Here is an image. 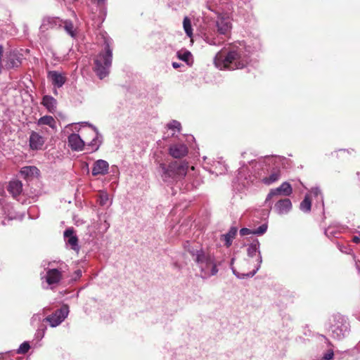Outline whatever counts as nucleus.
Returning a JSON list of instances; mask_svg holds the SVG:
<instances>
[{"label":"nucleus","mask_w":360,"mask_h":360,"mask_svg":"<svg viewBox=\"0 0 360 360\" xmlns=\"http://www.w3.org/2000/svg\"><path fill=\"white\" fill-rule=\"evenodd\" d=\"M243 169H243V167H241V168H240V169H239L238 174H239L240 175V174H241V173L243 172Z\"/></svg>","instance_id":"49"},{"label":"nucleus","mask_w":360,"mask_h":360,"mask_svg":"<svg viewBox=\"0 0 360 360\" xmlns=\"http://www.w3.org/2000/svg\"><path fill=\"white\" fill-rule=\"evenodd\" d=\"M238 232V229L236 226L230 228L229 231L221 236V240L224 242V245L227 248L230 247L232 244L233 240L235 238Z\"/></svg>","instance_id":"24"},{"label":"nucleus","mask_w":360,"mask_h":360,"mask_svg":"<svg viewBox=\"0 0 360 360\" xmlns=\"http://www.w3.org/2000/svg\"><path fill=\"white\" fill-rule=\"evenodd\" d=\"M68 146L72 150L82 151L84 150L85 141L77 134H71L68 136Z\"/></svg>","instance_id":"16"},{"label":"nucleus","mask_w":360,"mask_h":360,"mask_svg":"<svg viewBox=\"0 0 360 360\" xmlns=\"http://www.w3.org/2000/svg\"><path fill=\"white\" fill-rule=\"evenodd\" d=\"M167 127L168 129L172 130H176L178 131H180L181 130V123L176 120H172L169 122Z\"/></svg>","instance_id":"35"},{"label":"nucleus","mask_w":360,"mask_h":360,"mask_svg":"<svg viewBox=\"0 0 360 360\" xmlns=\"http://www.w3.org/2000/svg\"><path fill=\"white\" fill-rule=\"evenodd\" d=\"M109 164L104 160H98L94 163L92 175H105L108 173Z\"/></svg>","instance_id":"17"},{"label":"nucleus","mask_w":360,"mask_h":360,"mask_svg":"<svg viewBox=\"0 0 360 360\" xmlns=\"http://www.w3.org/2000/svg\"><path fill=\"white\" fill-rule=\"evenodd\" d=\"M68 266L61 262H52L49 263V266L45 269L46 274H41L42 283L45 281L47 286H44V288H53L55 285H58L62 280L63 274L65 273Z\"/></svg>","instance_id":"6"},{"label":"nucleus","mask_w":360,"mask_h":360,"mask_svg":"<svg viewBox=\"0 0 360 360\" xmlns=\"http://www.w3.org/2000/svg\"><path fill=\"white\" fill-rule=\"evenodd\" d=\"M334 322L330 327L331 335L335 339L341 340L349 333V323L343 316L340 315L334 317Z\"/></svg>","instance_id":"8"},{"label":"nucleus","mask_w":360,"mask_h":360,"mask_svg":"<svg viewBox=\"0 0 360 360\" xmlns=\"http://www.w3.org/2000/svg\"><path fill=\"white\" fill-rule=\"evenodd\" d=\"M329 233H331V232H330V229H326V231H325V233H326L327 236H328Z\"/></svg>","instance_id":"48"},{"label":"nucleus","mask_w":360,"mask_h":360,"mask_svg":"<svg viewBox=\"0 0 360 360\" xmlns=\"http://www.w3.org/2000/svg\"><path fill=\"white\" fill-rule=\"evenodd\" d=\"M41 104L51 113H53L56 110L57 101L51 96H44L42 98Z\"/></svg>","instance_id":"23"},{"label":"nucleus","mask_w":360,"mask_h":360,"mask_svg":"<svg viewBox=\"0 0 360 360\" xmlns=\"http://www.w3.org/2000/svg\"><path fill=\"white\" fill-rule=\"evenodd\" d=\"M41 321V317L39 314H35L31 318V324L34 325L35 323H40Z\"/></svg>","instance_id":"40"},{"label":"nucleus","mask_w":360,"mask_h":360,"mask_svg":"<svg viewBox=\"0 0 360 360\" xmlns=\"http://www.w3.org/2000/svg\"><path fill=\"white\" fill-rule=\"evenodd\" d=\"M0 206L1 210L8 219H13L15 218V214L13 211V207L6 202V198L4 195H0Z\"/></svg>","instance_id":"22"},{"label":"nucleus","mask_w":360,"mask_h":360,"mask_svg":"<svg viewBox=\"0 0 360 360\" xmlns=\"http://www.w3.org/2000/svg\"><path fill=\"white\" fill-rule=\"evenodd\" d=\"M352 242L354 243H360V236H354L352 238Z\"/></svg>","instance_id":"44"},{"label":"nucleus","mask_w":360,"mask_h":360,"mask_svg":"<svg viewBox=\"0 0 360 360\" xmlns=\"http://www.w3.org/2000/svg\"><path fill=\"white\" fill-rule=\"evenodd\" d=\"M46 330V326L43 323H40V325L38 327V328L36 331V333H35L36 338H37L39 340H41L45 335Z\"/></svg>","instance_id":"33"},{"label":"nucleus","mask_w":360,"mask_h":360,"mask_svg":"<svg viewBox=\"0 0 360 360\" xmlns=\"http://www.w3.org/2000/svg\"><path fill=\"white\" fill-rule=\"evenodd\" d=\"M3 46L0 45V58H1L2 53H3Z\"/></svg>","instance_id":"47"},{"label":"nucleus","mask_w":360,"mask_h":360,"mask_svg":"<svg viewBox=\"0 0 360 360\" xmlns=\"http://www.w3.org/2000/svg\"><path fill=\"white\" fill-rule=\"evenodd\" d=\"M47 77L51 81L54 88L62 87L66 82L65 75L56 70L49 71Z\"/></svg>","instance_id":"15"},{"label":"nucleus","mask_w":360,"mask_h":360,"mask_svg":"<svg viewBox=\"0 0 360 360\" xmlns=\"http://www.w3.org/2000/svg\"><path fill=\"white\" fill-rule=\"evenodd\" d=\"M204 168L210 173L216 175L224 174L227 171V167L222 158H218L217 160H212L207 157L203 158Z\"/></svg>","instance_id":"9"},{"label":"nucleus","mask_w":360,"mask_h":360,"mask_svg":"<svg viewBox=\"0 0 360 360\" xmlns=\"http://www.w3.org/2000/svg\"><path fill=\"white\" fill-rule=\"evenodd\" d=\"M308 195H309L310 198L313 197L317 203H319L323 206V196L319 187L312 188L310 191V193Z\"/></svg>","instance_id":"29"},{"label":"nucleus","mask_w":360,"mask_h":360,"mask_svg":"<svg viewBox=\"0 0 360 360\" xmlns=\"http://www.w3.org/2000/svg\"><path fill=\"white\" fill-rule=\"evenodd\" d=\"M356 269H358L359 271H360V269H359V265L357 264V263H356Z\"/></svg>","instance_id":"51"},{"label":"nucleus","mask_w":360,"mask_h":360,"mask_svg":"<svg viewBox=\"0 0 360 360\" xmlns=\"http://www.w3.org/2000/svg\"><path fill=\"white\" fill-rule=\"evenodd\" d=\"M250 50L243 41L229 44L215 56L214 63L221 70L243 69L250 63Z\"/></svg>","instance_id":"1"},{"label":"nucleus","mask_w":360,"mask_h":360,"mask_svg":"<svg viewBox=\"0 0 360 360\" xmlns=\"http://www.w3.org/2000/svg\"><path fill=\"white\" fill-rule=\"evenodd\" d=\"M259 242L258 240L253 241L251 244H250L247 248V254L249 257H254L257 255L256 263L254 264V268L252 271L248 273H239L233 267L232 271L233 274L240 279H244L245 278H251L256 274L258 270L260 269L261 264L262 263V257L259 250Z\"/></svg>","instance_id":"7"},{"label":"nucleus","mask_w":360,"mask_h":360,"mask_svg":"<svg viewBox=\"0 0 360 360\" xmlns=\"http://www.w3.org/2000/svg\"><path fill=\"white\" fill-rule=\"evenodd\" d=\"M68 306L63 304L59 309L46 316L42 321L48 322L51 327L55 328L59 326L68 317Z\"/></svg>","instance_id":"10"},{"label":"nucleus","mask_w":360,"mask_h":360,"mask_svg":"<svg viewBox=\"0 0 360 360\" xmlns=\"http://www.w3.org/2000/svg\"><path fill=\"white\" fill-rule=\"evenodd\" d=\"M64 237L67 240V243L70 245L72 250L76 251L79 250V247L78 245V239L77 236L74 235V232L72 229H68L65 231Z\"/></svg>","instance_id":"21"},{"label":"nucleus","mask_w":360,"mask_h":360,"mask_svg":"<svg viewBox=\"0 0 360 360\" xmlns=\"http://www.w3.org/2000/svg\"><path fill=\"white\" fill-rule=\"evenodd\" d=\"M98 5L101 6L105 4V0H97Z\"/></svg>","instance_id":"46"},{"label":"nucleus","mask_w":360,"mask_h":360,"mask_svg":"<svg viewBox=\"0 0 360 360\" xmlns=\"http://www.w3.org/2000/svg\"><path fill=\"white\" fill-rule=\"evenodd\" d=\"M311 202L309 195H306L303 200L300 202V209L301 211L305 213H308L311 211Z\"/></svg>","instance_id":"30"},{"label":"nucleus","mask_w":360,"mask_h":360,"mask_svg":"<svg viewBox=\"0 0 360 360\" xmlns=\"http://www.w3.org/2000/svg\"><path fill=\"white\" fill-rule=\"evenodd\" d=\"M158 172L162 180L168 183L180 180L186 176H187V179L193 188H197L202 182V178L197 174L195 167L192 166L188 169V164L186 162H179L174 161L168 165L160 163Z\"/></svg>","instance_id":"2"},{"label":"nucleus","mask_w":360,"mask_h":360,"mask_svg":"<svg viewBox=\"0 0 360 360\" xmlns=\"http://www.w3.org/2000/svg\"><path fill=\"white\" fill-rule=\"evenodd\" d=\"M1 70H2L1 58H0V73L1 72Z\"/></svg>","instance_id":"50"},{"label":"nucleus","mask_w":360,"mask_h":360,"mask_svg":"<svg viewBox=\"0 0 360 360\" xmlns=\"http://www.w3.org/2000/svg\"><path fill=\"white\" fill-rule=\"evenodd\" d=\"M39 170L35 166H25L21 168L20 174L21 176L27 179H32L39 176Z\"/></svg>","instance_id":"19"},{"label":"nucleus","mask_w":360,"mask_h":360,"mask_svg":"<svg viewBox=\"0 0 360 360\" xmlns=\"http://www.w3.org/2000/svg\"><path fill=\"white\" fill-rule=\"evenodd\" d=\"M30 347V346L29 342H24L23 343H22L20 345L19 348L14 353H15V354H25L26 352H28Z\"/></svg>","instance_id":"34"},{"label":"nucleus","mask_w":360,"mask_h":360,"mask_svg":"<svg viewBox=\"0 0 360 360\" xmlns=\"http://www.w3.org/2000/svg\"><path fill=\"white\" fill-rule=\"evenodd\" d=\"M65 31L72 37H75V34H74V30H73V28H74V26L72 25V23L71 22H69V21H66L65 22Z\"/></svg>","instance_id":"37"},{"label":"nucleus","mask_w":360,"mask_h":360,"mask_svg":"<svg viewBox=\"0 0 360 360\" xmlns=\"http://www.w3.org/2000/svg\"><path fill=\"white\" fill-rule=\"evenodd\" d=\"M188 252L199 269L202 278H210L217 274V266L220 263L217 261L214 253L202 248H188Z\"/></svg>","instance_id":"3"},{"label":"nucleus","mask_w":360,"mask_h":360,"mask_svg":"<svg viewBox=\"0 0 360 360\" xmlns=\"http://www.w3.org/2000/svg\"><path fill=\"white\" fill-rule=\"evenodd\" d=\"M292 208V204L289 198H283L278 200L274 206V211L279 215L288 214Z\"/></svg>","instance_id":"13"},{"label":"nucleus","mask_w":360,"mask_h":360,"mask_svg":"<svg viewBox=\"0 0 360 360\" xmlns=\"http://www.w3.org/2000/svg\"><path fill=\"white\" fill-rule=\"evenodd\" d=\"M188 148L184 143H174L169 148V154L176 159L184 158L188 154Z\"/></svg>","instance_id":"14"},{"label":"nucleus","mask_w":360,"mask_h":360,"mask_svg":"<svg viewBox=\"0 0 360 360\" xmlns=\"http://www.w3.org/2000/svg\"><path fill=\"white\" fill-rule=\"evenodd\" d=\"M183 27L186 35L191 38L193 36V28L191 25V21L188 17H185L184 18Z\"/></svg>","instance_id":"31"},{"label":"nucleus","mask_w":360,"mask_h":360,"mask_svg":"<svg viewBox=\"0 0 360 360\" xmlns=\"http://www.w3.org/2000/svg\"><path fill=\"white\" fill-rule=\"evenodd\" d=\"M217 35L208 34L205 35V41L213 46H219L224 41V37H229L232 28L231 20L228 15H219L216 20Z\"/></svg>","instance_id":"5"},{"label":"nucleus","mask_w":360,"mask_h":360,"mask_svg":"<svg viewBox=\"0 0 360 360\" xmlns=\"http://www.w3.org/2000/svg\"><path fill=\"white\" fill-rule=\"evenodd\" d=\"M340 250H341V252H346V251L343 250H344V248H342V249H341V248H340Z\"/></svg>","instance_id":"52"},{"label":"nucleus","mask_w":360,"mask_h":360,"mask_svg":"<svg viewBox=\"0 0 360 360\" xmlns=\"http://www.w3.org/2000/svg\"><path fill=\"white\" fill-rule=\"evenodd\" d=\"M253 235V229H250L248 228H243L240 230V235L241 236H248V235Z\"/></svg>","instance_id":"39"},{"label":"nucleus","mask_w":360,"mask_h":360,"mask_svg":"<svg viewBox=\"0 0 360 360\" xmlns=\"http://www.w3.org/2000/svg\"><path fill=\"white\" fill-rule=\"evenodd\" d=\"M281 176V172L280 168L276 167L271 171L268 176L263 177L262 181L266 185H271L278 181L280 179Z\"/></svg>","instance_id":"20"},{"label":"nucleus","mask_w":360,"mask_h":360,"mask_svg":"<svg viewBox=\"0 0 360 360\" xmlns=\"http://www.w3.org/2000/svg\"><path fill=\"white\" fill-rule=\"evenodd\" d=\"M21 63L20 58L14 52H10L7 55L5 66L8 69L17 68Z\"/></svg>","instance_id":"26"},{"label":"nucleus","mask_w":360,"mask_h":360,"mask_svg":"<svg viewBox=\"0 0 360 360\" xmlns=\"http://www.w3.org/2000/svg\"><path fill=\"white\" fill-rule=\"evenodd\" d=\"M267 228V224H263L261 226H259L257 229H253V235H263L264 233H266Z\"/></svg>","instance_id":"36"},{"label":"nucleus","mask_w":360,"mask_h":360,"mask_svg":"<svg viewBox=\"0 0 360 360\" xmlns=\"http://www.w3.org/2000/svg\"><path fill=\"white\" fill-rule=\"evenodd\" d=\"M181 64L179 63H176V62H173L172 63V67L174 68V69H177L179 68V67H181Z\"/></svg>","instance_id":"45"},{"label":"nucleus","mask_w":360,"mask_h":360,"mask_svg":"<svg viewBox=\"0 0 360 360\" xmlns=\"http://www.w3.org/2000/svg\"><path fill=\"white\" fill-rule=\"evenodd\" d=\"M8 192L16 198L22 191V184L18 180H13L10 181L8 186Z\"/></svg>","instance_id":"25"},{"label":"nucleus","mask_w":360,"mask_h":360,"mask_svg":"<svg viewBox=\"0 0 360 360\" xmlns=\"http://www.w3.org/2000/svg\"><path fill=\"white\" fill-rule=\"evenodd\" d=\"M101 39L103 49L95 58L94 67L96 74L101 79L108 75L112 59V39L107 34H103Z\"/></svg>","instance_id":"4"},{"label":"nucleus","mask_w":360,"mask_h":360,"mask_svg":"<svg viewBox=\"0 0 360 360\" xmlns=\"http://www.w3.org/2000/svg\"><path fill=\"white\" fill-rule=\"evenodd\" d=\"M56 120L52 116L50 115H45L41 117H40L37 121V125H48L52 129H56Z\"/></svg>","instance_id":"27"},{"label":"nucleus","mask_w":360,"mask_h":360,"mask_svg":"<svg viewBox=\"0 0 360 360\" xmlns=\"http://www.w3.org/2000/svg\"><path fill=\"white\" fill-rule=\"evenodd\" d=\"M30 147L32 150H40L44 144L45 140L39 133L32 131L30 136Z\"/></svg>","instance_id":"18"},{"label":"nucleus","mask_w":360,"mask_h":360,"mask_svg":"<svg viewBox=\"0 0 360 360\" xmlns=\"http://www.w3.org/2000/svg\"><path fill=\"white\" fill-rule=\"evenodd\" d=\"M334 356V354H333V351H328L323 356V359L325 360H330L333 359Z\"/></svg>","instance_id":"42"},{"label":"nucleus","mask_w":360,"mask_h":360,"mask_svg":"<svg viewBox=\"0 0 360 360\" xmlns=\"http://www.w3.org/2000/svg\"><path fill=\"white\" fill-rule=\"evenodd\" d=\"M225 2V0H208V5L210 9H212V7L214 6L220 5Z\"/></svg>","instance_id":"38"},{"label":"nucleus","mask_w":360,"mask_h":360,"mask_svg":"<svg viewBox=\"0 0 360 360\" xmlns=\"http://www.w3.org/2000/svg\"><path fill=\"white\" fill-rule=\"evenodd\" d=\"M292 193L291 185L288 182H283L278 188L271 189L267 195L265 203L268 204L269 200L273 198H277L280 195L289 196Z\"/></svg>","instance_id":"12"},{"label":"nucleus","mask_w":360,"mask_h":360,"mask_svg":"<svg viewBox=\"0 0 360 360\" xmlns=\"http://www.w3.org/2000/svg\"><path fill=\"white\" fill-rule=\"evenodd\" d=\"M21 360H22V359H21Z\"/></svg>","instance_id":"55"},{"label":"nucleus","mask_w":360,"mask_h":360,"mask_svg":"<svg viewBox=\"0 0 360 360\" xmlns=\"http://www.w3.org/2000/svg\"><path fill=\"white\" fill-rule=\"evenodd\" d=\"M79 124L81 126H87L89 127L87 132L89 135L92 138V140L89 143H87V144L89 146H91L93 151L97 150L102 143V135L99 133L98 129L93 124L87 122H81Z\"/></svg>","instance_id":"11"},{"label":"nucleus","mask_w":360,"mask_h":360,"mask_svg":"<svg viewBox=\"0 0 360 360\" xmlns=\"http://www.w3.org/2000/svg\"><path fill=\"white\" fill-rule=\"evenodd\" d=\"M97 201L101 206H110L112 203V201L109 198V195L106 191H99Z\"/></svg>","instance_id":"28"},{"label":"nucleus","mask_w":360,"mask_h":360,"mask_svg":"<svg viewBox=\"0 0 360 360\" xmlns=\"http://www.w3.org/2000/svg\"><path fill=\"white\" fill-rule=\"evenodd\" d=\"M340 250H341V252H346V251L343 250H344V248H342V249H341V248H340Z\"/></svg>","instance_id":"53"},{"label":"nucleus","mask_w":360,"mask_h":360,"mask_svg":"<svg viewBox=\"0 0 360 360\" xmlns=\"http://www.w3.org/2000/svg\"><path fill=\"white\" fill-rule=\"evenodd\" d=\"M53 93H54L55 94H57V90H56V89H55V90H54V91H53Z\"/></svg>","instance_id":"54"},{"label":"nucleus","mask_w":360,"mask_h":360,"mask_svg":"<svg viewBox=\"0 0 360 360\" xmlns=\"http://www.w3.org/2000/svg\"><path fill=\"white\" fill-rule=\"evenodd\" d=\"M13 352H6L5 354H4L1 357L3 359V360H8V359H10L11 357V355L13 354Z\"/></svg>","instance_id":"43"},{"label":"nucleus","mask_w":360,"mask_h":360,"mask_svg":"<svg viewBox=\"0 0 360 360\" xmlns=\"http://www.w3.org/2000/svg\"><path fill=\"white\" fill-rule=\"evenodd\" d=\"M82 275V271L80 269H77L74 272V275L72 277V279L76 281L77 279L79 278Z\"/></svg>","instance_id":"41"},{"label":"nucleus","mask_w":360,"mask_h":360,"mask_svg":"<svg viewBox=\"0 0 360 360\" xmlns=\"http://www.w3.org/2000/svg\"><path fill=\"white\" fill-rule=\"evenodd\" d=\"M176 55H177V57L179 59H180L187 63H189V60L192 57L191 53L188 51H178Z\"/></svg>","instance_id":"32"}]
</instances>
